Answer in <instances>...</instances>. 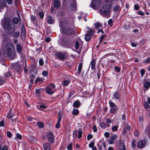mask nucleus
Returning <instances> with one entry per match:
<instances>
[{"instance_id":"3c124183","label":"nucleus","mask_w":150,"mask_h":150,"mask_svg":"<svg viewBox=\"0 0 150 150\" xmlns=\"http://www.w3.org/2000/svg\"><path fill=\"white\" fill-rule=\"evenodd\" d=\"M16 137L19 139H21L22 138L21 136L19 134H16Z\"/></svg>"},{"instance_id":"20e7f679","label":"nucleus","mask_w":150,"mask_h":150,"mask_svg":"<svg viewBox=\"0 0 150 150\" xmlns=\"http://www.w3.org/2000/svg\"><path fill=\"white\" fill-rule=\"evenodd\" d=\"M109 104L110 107V112L112 114H115L117 110V106L110 100L109 101Z\"/></svg>"},{"instance_id":"f3484780","label":"nucleus","mask_w":150,"mask_h":150,"mask_svg":"<svg viewBox=\"0 0 150 150\" xmlns=\"http://www.w3.org/2000/svg\"><path fill=\"white\" fill-rule=\"evenodd\" d=\"M54 5L55 8H59L60 5L59 0H56L54 1Z\"/></svg>"},{"instance_id":"a19ab883","label":"nucleus","mask_w":150,"mask_h":150,"mask_svg":"<svg viewBox=\"0 0 150 150\" xmlns=\"http://www.w3.org/2000/svg\"><path fill=\"white\" fill-rule=\"evenodd\" d=\"M101 24L100 23L98 22L96 23L95 24V26L97 28H98L99 27H101Z\"/></svg>"},{"instance_id":"aec40b11","label":"nucleus","mask_w":150,"mask_h":150,"mask_svg":"<svg viewBox=\"0 0 150 150\" xmlns=\"http://www.w3.org/2000/svg\"><path fill=\"white\" fill-rule=\"evenodd\" d=\"M6 5L5 0H0V11H1V9L5 7Z\"/></svg>"},{"instance_id":"f257e3e1","label":"nucleus","mask_w":150,"mask_h":150,"mask_svg":"<svg viewBox=\"0 0 150 150\" xmlns=\"http://www.w3.org/2000/svg\"><path fill=\"white\" fill-rule=\"evenodd\" d=\"M15 49L14 45L11 43H7L3 52L4 56H7L9 58L13 59L15 56Z\"/></svg>"},{"instance_id":"c756f323","label":"nucleus","mask_w":150,"mask_h":150,"mask_svg":"<svg viewBox=\"0 0 150 150\" xmlns=\"http://www.w3.org/2000/svg\"><path fill=\"white\" fill-rule=\"evenodd\" d=\"M70 83L69 80H64L63 81V84L64 86H67Z\"/></svg>"},{"instance_id":"4c0bfd02","label":"nucleus","mask_w":150,"mask_h":150,"mask_svg":"<svg viewBox=\"0 0 150 150\" xmlns=\"http://www.w3.org/2000/svg\"><path fill=\"white\" fill-rule=\"evenodd\" d=\"M35 78V76L33 75H31L30 76V82L32 84V83L34 81V79Z\"/></svg>"},{"instance_id":"f03ea898","label":"nucleus","mask_w":150,"mask_h":150,"mask_svg":"<svg viewBox=\"0 0 150 150\" xmlns=\"http://www.w3.org/2000/svg\"><path fill=\"white\" fill-rule=\"evenodd\" d=\"M1 24H3L4 29L8 33L12 34L14 31L15 26L13 25L12 21L8 18L3 19L1 21Z\"/></svg>"},{"instance_id":"7ed1b4c3","label":"nucleus","mask_w":150,"mask_h":150,"mask_svg":"<svg viewBox=\"0 0 150 150\" xmlns=\"http://www.w3.org/2000/svg\"><path fill=\"white\" fill-rule=\"evenodd\" d=\"M110 7L105 3L100 9L99 12L100 15L104 17L109 18L110 16Z\"/></svg>"},{"instance_id":"e2e57ef3","label":"nucleus","mask_w":150,"mask_h":150,"mask_svg":"<svg viewBox=\"0 0 150 150\" xmlns=\"http://www.w3.org/2000/svg\"><path fill=\"white\" fill-rule=\"evenodd\" d=\"M77 134V131L76 130L74 131L73 133V137H76Z\"/></svg>"},{"instance_id":"6e6552de","label":"nucleus","mask_w":150,"mask_h":150,"mask_svg":"<svg viewBox=\"0 0 150 150\" xmlns=\"http://www.w3.org/2000/svg\"><path fill=\"white\" fill-rule=\"evenodd\" d=\"M63 33L67 35L71 34L73 33V30L70 27L67 26L62 28Z\"/></svg>"},{"instance_id":"680f3d73","label":"nucleus","mask_w":150,"mask_h":150,"mask_svg":"<svg viewBox=\"0 0 150 150\" xmlns=\"http://www.w3.org/2000/svg\"><path fill=\"white\" fill-rule=\"evenodd\" d=\"M7 136L9 138L11 137L12 136V134L10 132H8L7 133Z\"/></svg>"},{"instance_id":"79ce46f5","label":"nucleus","mask_w":150,"mask_h":150,"mask_svg":"<svg viewBox=\"0 0 150 150\" xmlns=\"http://www.w3.org/2000/svg\"><path fill=\"white\" fill-rule=\"evenodd\" d=\"M79 43L78 41L76 42L75 44V47L76 49H78L79 48Z\"/></svg>"},{"instance_id":"de8ad7c7","label":"nucleus","mask_w":150,"mask_h":150,"mask_svg":"<svg viewBox=\"0 0 150 150\" xmlns=\"http://www.w3.org/2000/svg\"><path fill=\"white\" fill-rule=\"evenodd\" d=\"M141 75L143 76L144 74L145 71L144 69H141L140 70Z\"/></svg>"},{"instance_id":"37998d69","label":"nucleus","mask_w":150,"mask_h":150,"mask_svg":"<svg viewBox=\"0 0 150 150\" xmlns=\"http://www.w3.org/2000/svg\"><path fill=\"white\" fill-rule=\"evenodd\" d=\"M93 137V136L92 134H89L87 136V139L88 140H89L90 139H91Z\"/></svg>"},{"instance_id":"2f4dec72","label":"nucleus","mask_w":150,"mask_h":150,"mask_svg":"<svg viewBox=\"0 0 150 150\" xmlns=\"http://www.w3.org/2000/svg\"><path fill=\"white\" fill-rule=\"evenodd\" d=\"M13 22L15 24H17L19 22V20L18 18L15 17L13 19Z\"/></svg>"},{"instance_id":"9d476101","label":"nucleus","mask_w":150,"mask_h":150,"mask_svg":"<svg viewBox=\"0 0 150 150\" xmlns=\"http://www.w3.org/2000/svg\"><path fill=\"white\" fill-rule=\"evenodd\" d=\"M117 142L119 150H126L125 144L122 141L119 140Z\"/></svg>"},{"instance_id":"6ab92c4d","label":"nucleus","mask_w":150,"mask_h":150,"mask_svg":"<svg viewBox=\"0 0 150 150\" xmlns=\"http://www.w3.org/2000/svg\"><path fill=\"white\" fill-rule=\"evenodd\" d=\"M16 48L17 51L18 53L21 52L22 51V47L20 44L18 43L16 45Z\"/></svg>"},{"instance_id":"49530a36","label":"nucleus","mask_w":150,"mask_h":150,"mask_svg":"<svg viewBox=\"0 0 150 150\" xmlns=\"http://www.w3.org/2000/svg\"><path fill=\"white\" fill-rule=\"evenodd\" d=\"M42 74L44 76H47L48 75V72L46 71H43L42 72Z\"/></svg>"},{"instance_id":"c85d7f7f","label":"nucleus","mask_w":150,"mask_h":150,"mask_svg":"<svg viewBox=\"0 0 150 150\" xmlns=\"http://www.w3.org/2000/svg\"><path fill=\"white\" fill-rule=\"evenodd\" d=\"M31 20L32 22L34 23H36V18L35 16H32L30 17Z\"/></svg>"},{"instance_id":"9b49d317","label":"nucleus","mask_w":150,"mask_h":150,"mask_svg":"<svg viewBox=\"0 0 150 150\" xmlns=\"http://www.w3.org/2000/svg\"><path fill=\"white\" fill-rule=\"evenodd\" d=\"M120 96L121 95L119 91H117L113 93L112 98V100H119L120 99Z\"/></svg>"},{"instance_id":"69168bd1","label":"nucleus","mask_w":150,"mask_h":150,"mask_svg":"<svg viewBox=\"0 0 150 150\" xmlns=\"http://www.w3.org/2000/svg\"><path fill=\"white\" fill-rule=\"evenodd\" d=\"M150 61V58H149L147 59L144 60V62L145 63H148Z\"/></svg>"},{"instance_id":"1a4fd4ad","label":"nucleus","mask_w":150,"mask_h":150,"mask_svg":"<svg viewBox=\"0 0 150 150\" xmlns=\"http://www.w3.org/2000/svg\"><path fill=\"white\" fill-rule=\"evenodd\" d=\"M48 140L50 143H54V137L53 134L50 132H48L46 135Z\"/></svg>"},{"instance_id":"f704fd0d","label":"nucleus","mask_w":150,"mask_h":150,"mask_svg":"<svg viewBox=\"0 0 150 150\" xmlns=\"http://www.w3.org/2000/svg\"><path fill=\"white\" fill-rule=\"evenodd\" d=\"M113 22V21L112 19H110L108 21V24L111 27L112 25Z\"/></svg>"},{"instance_id":"4468645a","label":"nucleus","mask_w":150,"mask_h":150,"mask_svg":"<svg viewBox=\"0 0 150 150\" xmlns=\"http://www.w3.org/2000/svg\"><path fill=\"white\" fill-rule=\"evenodd\" d=\"M137 145L138 148H142L145 146V143H144L141 140L137 143Z\"/></svg>"},{"instance_id":"0e129e2a","label":"nucleus","mask_w":150,"mask_h":150,"mask_svg":"<svg viewBox=\"0 0 150 150\" xmlns=\"http://www.w3.org/2000/svg\"><path fill=\"white\" fill-rule=\"evenodd\" d=\"M39 64L40 65H42L43 64V61L42 59H40L39 61Z\"/></svg>"},{"instance_id":"5fc2aeb1","label":"nucleus","mask_w":150,"mask_h":150,"mask_svg":"<svg viewBox=\"0 0 150 150\" xmlns=\"http://www.w3.org/2000/svg\"><path fill=\"white\" fill-rule=\"evenodd\" d=\"M39 15L41 18H43L44 16V14L43 12H40L39 13Z\"/></svg>"},{"instance_id":"5701e85b","label":"nucleus","mask_w":150,"mask_h":150,"mask_svg":"<svg viewBox=\"0 0 150 150\" xmlns=\"http://www.w3.org/2000/svg\"><path fill=\"white\" fill-rule=\"evenodd\" d=\"M47 20L49 24H52L54 23V21L52 17L48 16L47 18Z\"/></svg>"},{"instance_id":"864d4df0","label":"nucleus","mask_w":150,"mask_h":150,"mask_svg":"<svg viewBox=\"0 0 150 150\" xmlns=\"http://www.w3.org/2000/svg\"><path fill=\"white\" fill-rule=\"evenodd\" d=\"M135 142L136 141L134 140H133L132 142V147H133V148H134L135 146Z\"/></svg>"},{"instance_id":"39448f33","label":"nucleus","mask_w":150,"mask_h":150,"mask_svg":"<svg viewBox=\"0 0 150 150\" xmlns=\"http://www.w3.org/2000/svg\"><path fill=\"white\" fill-rule=\"evenodd\" d=\"M55 85L53 83H51L50 84L48 87L46 88V91L49 94H52L54 92V88Z\"/></svg>"},{"instance_id":"c03bdc74","label":"nucleus","mask_w":150,"mask_h":150,"mask_svg":"<svg viewBox=\"0 0 150 150\" xmlns=\"http://www.w3.org/2000/svg\"><path fill=\"white\" fill-rule=\"evenodd\" d=\"M14 36L15 37H17L19 36V32H15L14 33Z\"/></svg>"},{"instance_id":"393cba45","label":"nucleus","mask_w":150,"mask_h":150,"mask_svg":"<svg viewBox=\"0 0 150 150\" xmlns=\"http://www.w3.org/2000/svg\"><path fill=\"white\" fill-rule=\"evenodd\" d=\"M83 64L81 63H79L78 68V72L80 74L82 67Z\"/></svg>"},{"instance_id":"4d7b16f0","label":"nucleus","mask_w":150,"mask_h":150,"mask_svg":"<svg viewBox=\"0 0 150 150\" xmlns=\"http://www.w3.org/2000/svg\"><path fill=\"white\" fill-rule=\"evenodd\" d=\"M113 122V120H112L110 118H108L107 119V122L108 123H112Z\"/></svg>"},{"instance_id":"7c9ffc66","label":"nucleus","mask_w":150,"mask_h":150,"mask_svg":"<svg viewBox=\"0 0 150 150\" xmlns=\"http://www.w3.org/2000/svg\"><path fill=\"white\" fill-rule=\"evenodd\" d=\"M43 89H42L40 88L39 89H36L35 90V92L36 94H37L38 95H40L41 93V91H43Z\"/></svg>"},{"instance_id":"13d9d810","label":"nucleus","mask_w":150,"mask_h":150,"mask_svg":"<svg viewBox=\"0 0 150 150\" xmlns=\"http://www.w3.org/2000/svg\"><path fill=\"white\" fill-rule=\"evenodd\" d=\"M39 107L40 108H38L39 109H41V108L45 109L46 108V106L45 105H40L39 106Z\"/></svg>"},{"instance_id":"774afa93","label":"nucleus","mask_w":150,"mask_h":150,"mask_svg":"<svg viewBox=\"0 0 150 150\" xmlns=\"http://www.w3.org/2000/svg\"><path fill=\"white\" fill-rule=\"evenodd\" d=\"M134 8L135 9L137 10L139 8V6L138 4H136L134 5Z\"/></svg>"},{"instance_id":"a878e982","label":"nucleus","mask_w":150,"mask_h":150,"mask_svg":"<svg viewBox=\"0 0 150 150\" xmlns=\"http://www.w3.org/2000/svg\"><path fill=\"white\" fill-rule=\"evenodd\" d=\"M72 113L74 115H77L79 113V110L77 109L74 108L72 111Z\"/></svg>"},{"instance_id":"473e14b6","label":"nucleus","mask_w":150,"mask_h":150,"mask_svg":"<svg viewBox=\"0 0 150 150\" xmlns=\"http://www.w3.org/2000/svg\"><path fill=\"white\" fill-rule=\"evenodd\" d=\"M150 82L148 81H146L144 84V87L145 88H148L150 86Z\"/></svg>"},{"instance_id":"bf43d9fd","label":"nucleus","mask_w":150,"mask_h":150,"mask_svg":"<svg viewBox=\"0 0 150 150\" xmlns=\"http://www.w3.org/2000/svg\"><path fill=\"white\" fill-rule=\"evenodd\" d=\"M8 4L11 5L12 4L13 0H6Z\"/></svg>"},{"instance_id":"dca6fc26","label":"nucleus","mask_w":150,"mask_h":150,"mask_svg":"<svg viewBox=\"0 0 150 150\" xmlns=\"http://www.w3.org/2000/svg\"><path fill=\"white\" fill-rule=\"evenodd\" d=\"M43 148L44 150H51L50 145L49 143H45L43 145Z\"/></svg>"},{"instance_id":"6e6d98bb","label":"nucleus","mask_w":150,"mask_h":150,"mask_svg":"<svg viewBox=\"0 0 150 150\" xmlns=\"http://www.w3.org/2000/svg\"><path fill=\"white\" fill-rule=\"evenodd\" d=\"M14 114H11L10 113H9L7 117L8 118L11 119L14 116Z\"/></svg>"},{"instance_id":"b1692460","label":"nucleus","mask_w":150,"mask_h":150,"mask_svg":"<svg viewBox=\"0 0 150 150\" xmlns=\"http://www.w3.org/2000/svg\"><path fill=\"white\" fill-rule=\"evenodd\" d=\"M144 105L145 108L148 111H150V106L146 101L144 102Z\"/></svg>"},{"instance_id":"423d86ee","label":"nucleus","mask_w":150,"mask_h":150,"mask_svg":"<svg viewBox=\"0 0 150 150\" xmlns=\"http://www.w3.org/2000/svg\"><path fill=\"white\" fill-rule=\"evenodd\" d=\"M95 32V31L94 28H91L90 31L86 34L85 37V40L87 41L91 39V36L93 35Z\"/></svg>"},{"instance_id":"cd10ccee","label":"nucleus","mask_w":150,"mask_h":150,"mask_svg":"<svg viewBox=\"0 0 150 150\" xmlns=\"http://www.w3.org/2000/svg\"><path fill=\"white\" fill-rule=\"evenodd\" d=\"M78 137L79 138H80L81 137L82 135V130L81 129H79L78 131Z\"/></svg>"},{"instance_id":"052dcab7","label":"nucleus","mask_w":150,"mask_h":150,"mask_svg":"<svg viewBox=\"0 0 150 150\" xmlns=\"http://www.w3.org/2000/svg\"><path fill=\"white\" fill-rule=\"evenodd\" d=\"M110 135V134L109 132H106L105 133H104V136H105L106 137L108 138L109 137Z\"/></svg>"},{"instance_id":"ddd939ff","label":"nucleus","mask_w":150,"mask_h":150,"mask_svg":"<svg viewBox=\"0 0 150 150\" xmlns=\"http://www.w3.org/2000/svg\"><path fill=\"white\" fill-rule=\"evenodd\" d=\"M72 2H71V4L69 3L70 4V6L71 7V9L72 10L75 11L76 10V0H72Z\"/></svg>"},{"instance_id":"e433bc0d","label":"nucleus","mask_w":150,"mask_h":150,"mask_svg":"<svg viewBox=\"0 0 150 150\" xmlns=\"http://www.w3.org/2000/svg\"><path fill=\"white\" fill-rule=\"evenodd\" d=\"M58 120L57 121V122H60L62 119V116L60 114V111L58 113Z\"/></svg>"},{"instance_id":"338daca9","label":"nucleus","mask_w":150,"mask_h":150,"mask_svg":"<svg viewBox=\"0 0 150 150\" xmlns=\"http://www.w3.org/2000/svg\"><path fill=\"white\" fill-rule=\"evenodd\" d=\"M93 130L94 132H96L97 131V129L96 126H93Z\"/></svg>"},{"instance_id":"4be33fe9","label":"nucleus","mask_w":150,"mask_h":150,"mask_svg":"<svg viewBox=\"0 0 150 150\" xmlns=\"http://www.w3.org/2000/svg\"><path fill=\"white\" fill-rule=\"evenodd\" d=\"M80 102L78 100H76L75 101L73 104V106L74 107L78 108L80 106Z\"/></svg>"},{"instance_id":"2eb2a0df","label":"nucleus","mask_w":150,"mask_h":150,"mask_svg":"<svg viewBox=\"0 0 150 150\" xmlns=\"http://www.w3.org/2000/svg\"><path fill=\"white\" fill-rule=\"evenodd\" d=\"M56 55L59 59L61 60H63L65 57L64 55L61 52H58L56 54Z\"/></svg>"},{"instance_id":"f8f14e48","label":"nucleus","mask_w":150,"mask_h":150,"mask_svg":"<svg viewBox=\"0 0 150 150\" xmlns=\"http://www.w3.org/2000/svg\"><path fill=\"white\" fill-rule=\"evenodd\" d=\"M117 136L115 135H112L110 139L108 141V143L110 144H113L114 140L117 138Z\"/></svg>"},{"instance_id":"8fccbe9b","label":"nucleus","mask_w":150,"mask_h":150,"mask_svg":"<svg viewBox=\"0 0 150 150\" xmlns=\"http://www.w3.org/2000/svg\"><path fill=\"white\" fill-rule=\"evenodd\" d=\"M115 69L116 71L117 72H119L120 71V68L117 67H115Z\"/></svg>"},{"instance_id":"412c9836","label":"nucleus","mask_w":150,"mask_h":150,"mask_svg":"<svg viewBox=\"0 0 150 150\" xmlns=\"http://www.w3.org/2000/svg\"><path fill=\"white\" fill-rule=\"evenodd\" d=\"M96 62L95 59H93L91 62L90 65H91V68L92 69H94L95 68Z\"/></svg>"},{"instance_id":"a211bd4d","label":"nucleus","mask_w":150,"mask_h":150,"mask_svg":"<svg viewBox=\"0 0 150 150\" xmlns=\"http://www.w3.org/2000/svg\"><path fill=\"white\" fill-rule=\"evenodd\" d=\"M21 37L25 38V27L24 25H22L21 27Z\"/></svg>"},{"instance_id":"58836bf2","label":"nucleus","mask_w":150,"mask_h":150,"mask_svg":"<svg viewBox=\"0 0 150 150\" xmlns=\"http://www.w3.org/2000/svg\"><path fill=\"white\" fill-rule=\"evenodd\" d=\"M95 145L94 142L92 141L91 143L89 144V147L90 148H92Z\"/></svg>"},{"instance_id":"bb28decb","label":"nucleus","mask_w":150,"mask_h":150,"mask_svg":"<svg viewBox=\"0 0 150 150\" xmlns=\"http://www.w3.org/2000/svg\"><path fill=\"white\" fill-rule=\"evenodd\" d=\"M113 10L115 12H119L120 11V9L118 5H116L114 7Z\"/></svg>"},{"instance_id":"603ef678","label":"nucleus","mask_w":150,"mask_h":150,"mask_svg":"<svg viewBox=\"0 0 150 150\" xmlns=\"http://www.w3.org/2000/svg\"><path fill=\"white\" fill-rule=\"evenodd\" d=\"M4 81L2 77H0V85H2L4 83Z\"/></svg>"},{"instance_id":"a18cd8bd","label":"nucleus","mask_w":150,"mask_h":150,"mask_svg":"<svg viewBox=\"0 0 150 150\" xmlns=\"http://www.w3.org/2000/svg\"><path fill=\"white\" fill-rule=\"evenodd\" d=\"M67 149L69 150H71L72 149V144L71 143H70L68 145Z\"/></svg>"},{"instance_id":"0eeeda50","label":"nucleus","mask_w":150,"mask_h":150,"mask_svg":"<svg viewBox=\"0 0 150 150\" xmlns=\"http://www.w3.org/2000/svg\"><path fill=\"white\" fill-rule=\"evenodd\" d=\"M101 2L100 0H95L93 1L91 4L90 6L93 8L96 9L98 8Z\"/></svg>"},{"instance_id":"09e8293b","label":"nucleus","mask_w":150,"mask_h":150,"mask_svg":"<svg viewBox=\"0 0 150 150\" xmlns=\"http://www.w3.org/2000/svg\"><path fill=\"white\" fill-rule=\"evenodd\" d=\"M100 127L103 128H105V124L104 123H102L100 124Z\"/></svg>"},{"instance_id":"ea45409f","label":"nucleus","mask_w":150,"mask_h":150,"mask_svg":"<svg viewBox=\"0 0 150 150\" xmlns=\"http://www.w3.org/2000/svg\"><path fill=\"white\" fill-rule=\"evenodd\" d=\"M43 80L42 79L40 78H38L36 79L35 81V83H37L38 82L40 81H42Z\"/></svg>"},{"instance_id":"72a5a7b5","label":"nucleus","mask_w":150,"mask_h":150,"mask_svg":"<svg viewBox=\"0 0 150 150\" xmlns=\"http://www.w3.org/2000/svg\"><path fill=\"white\" fill-rule=\"evenodd\" d=\"M118 127V125H117L116 126H113L112 127V130L113 132H115L116 131Z\"/></svg>"},{"instance_id":"c9c22d12","label":"nucleus","mask_w":150,"mask_h":150,"mask_svg":"<svg viewBox=\"0 0 150 150\" xmlns=\"http://www.w3.org/2000/svg\"><path fill=\"white\" fill-rule=\"evenodd\" d=\"M37 124L40 128H43L44 127V124L42 122H39Z\"/></svg>"}]
</instances>
